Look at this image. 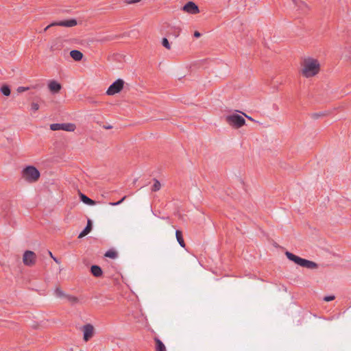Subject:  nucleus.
<instances>
[{
  "mask_svg": "<svg viewBox=\"0 0 351 351\" xmlns=\"http://www.w3.org/2000/svg\"><path fill=\"white\" fill-rule=\"evenodd\" d=\"M320 69V64L317 60L307 58L303 62L302 74L306 77H311L317 75Z\"/></svg>",
  "mask_w": 351,
  "mask_h": 351,
  "instance_id": "f257e3e1",
  "label": "nucleus"
},
{
  "mask_svg": "<svg viewBox=\"0 0 351 351\" xmlns=\"http://www.w3.org/2000/svg\"><path fill=\"white\" fill-rule=\"evenodd\" d=\"M285 255L289 260L293 261V263L301 267L311 269H317L318 267V265L316 263L307 259L302 258L300 256L293 254L291 252H286Z\"/></svg>",
  "mask_w": 351,
  "mask_h": 351,
  "instance_id": "f03ea898",
  "label": "nucleus"
},
{
  "mask_svg": "<svg viewBox=\"0 0 351 351\" xmlns=\"http://www.w3.org/2000/svg\"><path fill=\"white\" fill-rule=\"evenodd\" d=\"M22 176L27 182L32 183L39 179L40 173L35 167L29 165L23 169Z\"/></svg>",
  "mask_w": 351,
  "mask_h": 351,
  "instance_id": "7ed1b4c3",
  "label": "nucleus"
},
{
  "mask_svg": "<svg viewBox=\"0 0 351 351\" xmlns=\"http://www.w3.org/2000/svg\"><path fill=\"white\" fill-rule=\"evenodd\" d=\"M226 121L235 128H240L245 124V119L237 114L227 115L226 117Z\"/></svg>",
  "mask_w": 351,
  "mask_h": 351,
  "instance_id": "20e7f679",
  "label": "nucleus"
},
{
  "mask_svg": "<svg viewBox=\"0 0 351 351\" xmlns=\"http://www.w3.org/2000/svg\"><path fill=\"white\" fill-rule=\"evenodd\" d=\"M124 81L122 79H117L108 88L106 94L108 95H114L119 93L123 88Z\"/></svg>",
  "mask_w": 351,
  "mask_h": 351,
  "instance_id": "39448f33",
  "label": "nucleus"
},
{
  "mask_svg": "<svg viewBox=\"0 0 351 351\" xmlns=\"http://www.w3.org/2000/svg\"><path fill=\"white\" fill-rule=\"evenodd\" d=\"M75 128V125L71 123H52L50 125V129L53 131L64 130L67 132H73Z\"/></svg>",
  "mask_w": 351,
  "mask_h": 351,
  "instance_id": "423d86ee",
  "label": "nucleus"
},
{
  "mask_svg": "<svg viewBox=\"0 0 351 351\" xmlns=\"http://www.w3.org/2000/svg\"><path fill=\"white\" fill-rule=\"evenodd\" d=\"M36 254L30 250H26L23 256V262L25 265L31 267L36 263Z\"/></svg>",
  "mask_w": 351,
  "mask_h": 351,
  "instance_id": "0eeeda50",
  "label": "nucleus"
},
{
  "mask_svg": "<svg viewBox=\"0 0 351 351\" xmlns=\"http://www.w3.org/2000/svg\"><path fill=\"white\" fill-rule=\"evenodd\" d=\"M82 331L84 333V340L88 341L93 336L94 328L90 324H87L82 327Z\"/></svg>",
  "mask_w": 351,
  "mask_h": 351,
  "instance_id": "6e6552de",
  "label": "nucleus"
},
{
  "mask_svg": "<svg viewBox=\"0 0 351 351\" xmlns=\"http://www.w3.org/2000/svg\"><path fill=\"white\" fill-rule=\"evenodd\" d=\"M182 10L189 14H195L199 12L198 6L193 1H189L184 6Z\"/></svg>",
  "mask_w": 351,
  "mask_h": 351,
  "instance_id": "1a4fd4ad",
  "label": "nucleus"
},
{
  "mask_svg": "<svg viewBox=\"0 0 351 351\" xmlns=\"http://www.w3.org/2000/svg\"><path fill=\"white\" fill-rule=\"evenodd\" d=\"M49 90L53 93H58L62 88V85L56 80H51L48 84Z\"/></svg>",
  "mask_w": 351,
  "mask_h": 351,
  "instance_id": "9d476101",
  "label": "nucleus"
},
{
  "mask_svg": "<svg viewBox=\"0 0 351 351\" xmlns=\"http://www.w3.org/2000/svg\"><path fill=\"white\" fill-rule=\"evenodd\" d=\"M294 3L295 8H297V10L300 11L302 13H305L308 10L307 5L301 0H292Z\"/></svg>",
  "mask_w": 351,
  "mask_h": 351,
  "instance_id": "9b49d317",
  "label": "nucleus"
},
{
  "mask_svg": "<svg viewBox=\"0 0 351 351\" xmlns=\"http://www.w3.org/2000/svg\"><path fill=\"white\" fill-rule=\"evenodd\" d=\"M57 25L63 26L67 27H74L77 24V20L75 19H71L69 20L61 21L59 22H56Z\"/></svg>",
  "mask_w": 351,
  "mask_h": 351,
  "instance_id": "f8f14e48",
  "label": "nucleus"
},
{
  "mask_svg": "<svg viewBox=\"0 0 351 351\" xmlns=\"http://www.w3.org/2000/svg\"><path fill=\"white\" fill-rule=\"evenodd\" d=\"M92 230V222L90 219L88 220L87 225L84 229L80 233L78 238L81 239L87 235Z\"/></svg>",
  "mask_w": 351,
  "mask_h": 351,
  "instance_id": "ddd939ff",
  "label": "nucleus"
},
{
  "mask_svg": "<svg viewBox=\"0 0 351 351\" xmlns=\"http://www.w3.org/2000/svg\"><path fill=\"white\" fill-rule=\"evenodd\" d=\"M70 56L75 61H80L83 58V53L80 51L76 49L71 51Z\"/></svg>",
  "mask_w": 351,
  "mask_h": 351,
  "instance_id": "4468645a",
  "label": "nucleus"
},
{
  "mask_svg": "<svg viewBox=\"0 0 351 351\" xmlns=\"http://www.w3.org/2000/svg\"><path fill=\"white\" fill-rule=\"evenodd\" d=\"M90 271L95 277H100L103 274L101 268L98 265H92L90 267Z\"/></svg>",
  "mask_w": 351,
  "mask_h": 351,
  "instance_id": "2eb2a0df",
  "label": "nucleus"
},
{
  "mask_svg": "<svg viewBox=\"0 0 351 351\" xmlns=\"http://www.w3.org/2000/svg\"><path fill=\"white\" fill-rule=\"evenodd\" d=\"M80 197L82 202L87 205L93 206L95 204V202L82 193H80Z\"/></svg>",
  "mask_w": 351,
  "mask_h": 351,
  "instance_id": "dca6fc26",
  "label": "nucleus"
},
{
  "mask_svg": "<svg viewBox=\"0 0 351 351\" xmlns=\"http://www.w3.org/2000/svg\"><path fill=\"white\" fill-rule=\"evenodd\" d=\"M176 239L180 244V245L182 247H185V243L182 237V232L181 230H177L176 231Z\"/></svg>",
  "mask_w": 351,
  "mask_h": 351,
  "instance_id": "f3484780",
  "label": "nucleus"
},
{
  "mask_svg": "<svg viewBox=\"0 0 351 351\" xmlns=\"http://www.w3.org/2000/svg\"><path fill=\"white\" fill-rule=\"evenodd\" d=\"M156 341V351H166V348L164 343L158 338L155 339Z\"/></svg>",
  "mask_w": 351,
  "mask_h": 351,
  "instance_id": "a211bd4d",
  "label": "nucleus"
},
{
  "mask_svg": "<svg viewBox=\"0 0 351 351\" xmlns=\"http://www.w3.org/2000/svg\"><path fill=\"white\" fill-rule=\"evenodd\" d=\"M54 295L56 297L59 298H66L67 294H66L60 287L56 288L54 290Z\"/></svg>",
  "mask_w": 351,
  "mask_h": 351,
  "instance_id": "6ab92c4d",
  "label": "nucleus"
},
{
  "mask_svg": "<svg viewBox=\"0 0 351 351\" xmlns=\"http://www.w3.org/2000/svg\"><path fill=\"white\" fill-rule=\"evenodd\" d=\"M104 256H105L106 257H108V258H110L114 259V258H117V256H118V254H117V252L115 250H108V251L105 253Z\"/></svg>",
  "mask_w": 351,
  "mask_h": 351,
  "instance_id": "aec40b11",
  "label": "nucleus"
},
{
  "mask_svg": "<svg viewBox=\"0 0 351 351\" xmlns=\"http://www.w3.org/2000/svg\"><path fill=\"white\" fill-rule=\"evenodd\" d=\"M1 93L5 95V96H10L11 93V90L9 86L8 85H3L1 87Z\"/></svg>",
  "mask_w": 351,
  "mask_h": 351,
  "instance_id": "412c9836",
  "label": "nucleus"
},
{
  "mask_svg": "<svg viewBox=\"0 0 351 351\" xmlns=\"http://www.w3.org/2000/svg\"><path fill=\"white\" fill-rule=\"evenodd\" d=\"M66 299L69 302H70L71 304H75L78 302V298L75 296L67 295L66 297Z\"/></svg>",
  "mask_w": 351,
  "mask_h": 351,
  "instance_id": "4be33fe9",
  "label": "nucleus"
},
{
  "mask_svg": "<svg viewBox=\"0 0 351 351\" xmlns=\"http://www.w3.org/2000/svg\"><path fill=\"white\" fill-rule=\"evenodd\" d=\"M160 187H161V184H160V182L158 180L154 179V183L152 188V191H155V192L158 191L160 190Z\"/></svg>",
  "mask_w": 351,
  "mask_h": 351,
  "instance_id": "5701e85b",
  "label": "nucleus"
},
{
  "mask_svg": "<svg viewBox=\"0 0 351 351\" xmlns=\"http://www.w3.org/2000/svg\"><path fill=\"white\" fill-rule=\"evenodd\" d=\"M162 45L164 47H165L166 49H171V45L167 40V38H163L162 40Z\"/></svg>",
  "mask_w": 351,
  "mask_h": 351,
  "instance_id": "b1692460",
  "label": "nucleus"
},
{
  "mask_svg": "<svg viewBox=\"0 0 351 351\" xmlns=\"http://www.w3.org/2000/svg\"><path fill=\"white\" fill-rule=\"evenodd\" d=\"M30 89H31V87H29V86H19L17 88L16 90L18 93H21L29 90Z\"/></svg>",
  "mask_w": 351,
  "mask_h": 351,
  "instance_id": "393cba45",
  "label": "nucleus"
},
{
  "mask_svg": "<svg viewBox=\"0 0 351 351\" xmlns=\"http://www.w3.org/2000/svg\"><path fill=\"white\" fill-rule=\"evenodd\" d=\"M39 105L37 103L32 102L31 104V110L33 112H36L39 110Z\"/></svg>",
  "mask_w": 351,
  "mask_h": 351,
  "instance_id": "a878e982",
  "label": "nucleus"
},
{
  "mask_svg": "<svg viewBox=\"0 0 351 351\" xmlns=\"http://www.w3.org/2000/svg\"><path fill=\"white\" fill-rule=\"evenodd\" d=\"M125 198H126V196H124L119 201H118L117 202H110V205H111V206H118V205L121 204L125 199Z\"/></svg>",
  "mask_w": 351,
  "mask_h": 351,
  "instance_id": "bb28decb",
  "label": "nucleus"
},
{
  "mask_svg": "<svg viewBox=\"0 0 351 351\" xmlns=\"http://www.w3.org/2000/svg\"><path fill=\"white\" fill-rule=\"evenodd\" d=\"M335 299L334 295H328L324 297V300L326 302H330L332 301Z\"/></svg>",
  "mask_w": 351,
  "mask_h": 351,
  "instance_id": "cd10ccee",
  "label": "nucleus"
},
{
  "mask_svg": "<svg viewBox=\"0 0 351 351\" xmlns=\"http://www.w3.org/2000/svg\"><path fill=\"white\" fill-rule=\"evenodd\" d=\"M323 116L322 113H313L311 114V117L313 119H318L319 117Z\"/></svg>",
  "mask_w": 351,
  "mask_h": 351,
  "instance_id": "c85d7f7f",
  "label": "nucleus"
},
{
  "mask_svg": "<svg viewBox=\"0 0 351 351\" xmlns=\"http://www.w3.org/2000/svg\"><path fill=\"white\" fill-rule=\"evenodd\" d=\"M179 34H180V29L179 28L175 29L173 30V33L174 38H177L179 36Z\"/></svg>",
  "mask_w": 351,
  "mask_h": 351,
  "instance_id": "c756f323",
  "label": "nucleus"
},
{
  "mask_svg": "<svg viewBox=\"0 0 351 351\" xmlns=\"http://www.w3.org/2000/svg\"><path fill=\"white\" fill-rule=\"evenodd\" d=\"M57 25V23L56 22H53L52 23H51L50 25H47L45 29H44V32H46L48 29H49L51 27H53V26H56Z\"/></svg>",
  "mask_w": 351,
  "mask_h": 351,
  "instance_id": "7c9ffc66",
  "label": "nucleus"
},
{
  "mask_svg": "<svg viewBox=\"0 0 351 351\" xmlns=\"http://www.w3.org/2000/svg\"><path fill=\"white\" fill-rule=\"evenodd\" d=\"M141 0H125L128 4H132L139 2Z\"/></svg>",
  "mask_w": 351,
  "mask_h": 351,
  "instance_id": "2f4dec72",
  "label": "nucleus"
},
{
  "mask_svg": "<svg viewBox=\"0 0 351 351\" xmlns=\"http://www.w3.org/2000/svg\"><path fill=\"white\" fill-rule=\"evenodd\" d=\"M194 36H195V38H199V37H200V36H201V34H200L199 32L195 31V32H194Z\"/></svg>",
  "mask_w": 351,
  "mask_h": 351,
  "instance_id": "473e14b6",
  "label": "nucleus"
},
{
  "mask_svg": "<svg viewBox=\"0 0 351 351\" xmlns=\"http://www.w3.org/2000/svg\"><path fill=\"white\" fill-rule=\"evenodd\" d=\"M41 86H40L39 84H36V85H34V86H31V89L32 88H40Z\"/></svg>",
  "mask_w": 351,
  "mask_h": 351,
  "instance_id": "72a5a7b5",
  "label": "nucleus"
},
{
  "mask_svg": "<svg viewBox=\"0 0 351 351\" xmlns=\"http://www.w3.org/2000/svg\"><path fill=\"white\" fill-rule=\"evenodd\" d=\"M104 128L105 129H111L112 128V126H111V125H104Z\"/></svg>",
  "mask_w": 351,
  "mask_h": 351,
  "instance_id": "f704fd0d",
  "label": "nucleus"
},
{
  "mask_svg": "<svg viewBox=\"0 0 351 351\" xmlns=\"http://www.w3.org/2000/svg\"><path fill=\"white\" fill-rule=\"evenodd\" d=\"M53 260L56 263H60V262H59V261L58 260V258H56L55 256H54V257H53Z\"/></svg>",
  "mask_w": 351,
  "mask_h": 351,
  "instance_id": "c9c22d12",
  "label": "nucleus"
},
{
  "mask_svg": "<svg viewBox=\"0 0 351 351\" xmlns=\"http://www.w3.org/2000/svg\"><path fill=\"white\" fill-rule=\"evenodd\" d=\"M48 254H49V256H50L52 258H53V257H54V256H53V254L51 253V252L48 251Z\"/></svg>",
  "mask_w": 351,
  "mask_h": 351,
  "instance_id": "e433bc0d",
  "label": "nucleus"
},
{
  "mask_svg": "<svg viewBox=\"0 0 351 351\" xmlns=\"http://www.w3.org/2000/svg\"><path fill=\"white\" fill-rule=\"evenodd\" d=\"M247 119H250V120H253L250 117L246 115L245 114H243Z\"/></svg>",
  "mask_w": 351,
  "mask_h": 351,
  "instance_id": "4c0bfd02",
  "label": "nucleus"
}]
</instances>
